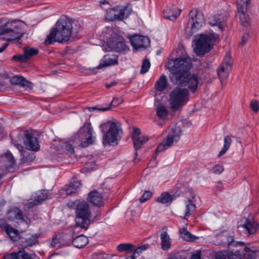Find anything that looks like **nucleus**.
Instances as JSON below:
<instances>
[{
  "label": "nucleus",
  "mask_w": 259,
  "mask_h": 259,
  "mask_svg": "<svg viewBox=\"0 0 259 259\" xmlns=\"http://www.w3.org/2000/svg\"><path fill=\"white\" fill-rule=\"evenodd\" d=\"M88 243V238L83 235H80L77 236L72 241V244L73 246L78 248L84 247Z\"/></svg>",
  "instance_id": "nucleus-33"
},
{
  "label": "nucleus",
  "mask_w": 259,
  "mask_h": 259,
  "mask_svg": "<svg viewBox=\"0 0 259 259\" xmlns=\"http://www.w3.org/2000/svg\"><path fill=\"white\" fill-rule=\"evenodd\" d=\"M251 0H240L237 3V9L238 14L246 13Z\"/></svg>",
  "instance_id": "nucleus-35"
},
{
  "label": "nucleus",
  "mask_w": 259,
  "mask_h": 259,
  "mask_svg": "<svg viewBox=\"0 0 259 259\" xmlns=\"http://www.w3.org/2000/svg\"><path fill=\"white\" fill-rule=\"evenodd\" d=\"M21 154L23 156L22 160L24 162L32 161L35 158V156L33 153H30L25 151H24Z\"/></svg>",
  "instance_id": "nucleus-45"
},
{
  "label": "nucleus",
  "mask_w": 259,
  "mask_h": 259,
  "mask_svg": "<svg viewBox=\"0 0 259 259\" xmlns=\"http://www.w3.org/2000/svg\"><path fill=\"white\" fill-rule=\"evenodd\" d=\"M152 193L150 191H146L140 199L141 203H144L149 199L152 196Z\"/></svg>",
  "instance_id": "nucleus-52"
},
{
  "label": "nucleus",
  "mask_w": 259,
  "mask_h": 259,
  "mask_svg": "<svg viewBox=\"0 0 259 259\" xmlns=\"http://www.w3.org/2000/svg\"><path fill=\"white\" fill-rule=\"evenodd\" d=\"M205 24V20L203 14L197 9L192 10L189 14L186 33L190 37L197 32Z\"/></svg>",
  "instance_id": "nucleus-6"
},
{
  "label": "nucleus",
  "mask_w": 259,
  "mask_h": 259,
  "mask_svg": "<svg viewBox=\"0 0 259 259\" xmlns=\"http://www.w3.org/2000/svg\"><path fill=\"white\" fill-rule=\"evenodd\" d=\"M24 138V143L27 149L32 151H38L40 149L37 138L31 133L25 132Z\"/></svg>",
  "instance_id": "nucleus-16"
},
{
  "label": "nucleus",
  "mask_w": 259,
  "mask_h": 259,
  "mask_svg": "<svg viewBox=\"0 0 259 259\" xmlns=\"http://www.w3.org/2000/svg\"><path fill=\"white\" fill-rule=\"evenodd\" d=\"M240 23L243 26H247L249 23L250 18L246 13L238 14Z\"/></svg>",
  "instance_id": "nucleus-44"
},
{
  "label": "nucleus",
  "mask_w": 259,
  "mask_h": 259,
  "mask_svg": "<svg viewBox=\"0 0 259 259\" xmlns=\"http://www.w3.org/2000/svg\"><path fill=\"white\" fill-rule=\"evenodd\" d=\"M134 143V148L136 150L140 149L149 140L147 136H142L138 138H133L132 139Z\"/></svg>",
  "instance_id": "nucleus-36"
},
{
  "label": "nucleus",
  "mask_w": 259,
  "mask_h": 259,
  "mask_svg": "<svg viewBox=\"0 0 259 259\" xmlns=\"http://www.w3.org/2000/svg\"><path fill=\"white\" fill-rule=\"evenodd\" d=\"M38 205H39V203L36 199V198L34 200H33L32 199H29L28 200L27 203L25 204L26 206H27L28 208H32L35 206H37Z\"/></svg>",
  "instance_id": "nucleus-57"
},
{
  "label": "nucleus",
  "mask_w": 259,
  "mask_h": 259,
  "mask_svg": "<svg viewBox=\"0 0 259 259\" xmlns=\"http://www.w3.org/2000/svg\"><path fill=\"white\" fill-rule=\"evenodd\" d=\"M7 234L13 241H16L20 237V235L17 230L12 227H8L6 229Z\"/></svg>",
  "instance_id": "nucleus-39"
},
{
  "label": "nucleus",
  "mask_w": 259,
  "mask_h": 259,
  "mask_svg": "<svg viewBox=\"0 0 259 259\" xmlns=\"http://www.w3.org/2000/svg\"><path fill=\"white\" fill-rule=\"evenodd\" d=\"M161 248L163 250H168L171 247V239L166 231H163L160 235Z\"/></svg>",
  "instance_id": "nucleus-28"
},
{
  "label": "nucleus",
  "mask_w": 259,
  "mask_h": 259,
  "mask_svg": "<svg viewBox=\"0 0 259 259\" xmlns=\"http://www.w3.org/2000/svg\"><path fill=\"white\" fill-rule=\"evenodd\" d=\"M250 107L253 112H257L259 110V102L257 100L251 101Z\"/></svg>",
  "instance_id": "nucleus-54"
},
{
  "label": "nucleus",
  "mask_w": 259,
  "mask_h": 259,
  "mask_svg": "<svg viewBox=\"0 0 259 259\" xmlns=\"http://www.w3.org/2000/svg\"><path fill=\"white\" fill-rule=\"evenodd\" d=\"M174 199V197L172 195L168 192H164L156 198L155 201L163 204H170Z\"/></svg>",
  "instance_id": "nucleus-31"
},
{
  "label": "nucleus",
  "mask_w": 259,
  "mask_h": 259,
  "mask_svg": "<svg viewBox=\"0 0 259 259\" xmlns=\"http://www.w3.org/2000/svg\"><path fill=\"white\" fill-rule=\"evenodd\" d=\"M150 67V62L149 60L145 59L142 63L140 73L142 74L146 73L149 69Z\"/></svg>",
  "instance_id": "nucleus-46"
},
{
  "label": "nucleus",
  "mask_w": 259,
  "mask_h": 259,
  "mask_svg": "<svg viewBox=\"0 0 259 259\" xmlns=\"http://www.w3.org/2000/svg\"><path fill=\"white\" fill-rule=\"evenodd\" d=\"M223 187V183L222 182H218L216 185V189L218 190V191L221 192L222 190Z\"/></svg>",
  "instance_id": "nucleus-64"
},
{
  "label": "nucleus",
  "mask_w": 259,
  "mask_h": 259,
  "mask_svg": "<svg viewBox=\"0 0 259 259\" xmlns=\"http://www.w3.org/2000/svg\"><path fill=\"white\" fill-rule=\"evenodd\" d=\"M227 250L233 259H259V248L251 244L246 245L244 242L235 239Z\"/></svg>",
  "instance_id": "nucleus-2"
},
{
  "label": "nucleus",
  "mask_w": 259,
  "mask_h": 259,
  "mask_svg": "<svg viewBox=\"0 0 259 259\" xmlns=\"http://www.w3.org/2000/svg\"><path fill=\"white\" fill-rule=\"evenodd\" d=\"M258 227V224L255 222L246 219L244 224L238 226L237 228L240 231H243L246 234L251 235L256 232Z\"/></svg>",
  "instance_id": "nucleus-20"
},
{
  "label": "nucleus",
  "mask_w": 259,
  "mask_h": 259,
  "mask_svg": "<svg viewBox=\"0 0 259 259\" xmlns=\"http://www.w3.org/2000/svg\"><path fill=\"white\" fill-rule=\"evenodd\" d=\"M196 197L193 194L191 197L188 198L185 202V214L184 219L187 220L196 209Z\"/></svg>",
  "instance_id": "nucleus-19"
},
{
  "label": "nucleus",
  "mask_w": 259,
  "mask_h": 259,
  "mask_svg": "<svg viewBox=\"0 0 259 259\" xmlns=\"http://www.w3.org/2000/svg\"><path fill=\"white\" fill-rule=\"evenodd\" d=\"M191 60L190 57H180L174 60L172 67L176 69L186 72L191 68Z\"/></svg>",
  "instance_id": "nucleus-17"
},
{
  "label": "nucleus",
  "mask_w": 259,
  "mask_h": 259,
  "mask_svg": "<svg viewBox=\"0 0 259 259\" xmlns=\"http://www.w3.org/2000/svg\"><path fill=\"white\" fill-rule=\"evenodd\" d=\"M23 30L21 25L16 23H8L0 29V35H6L8 40H17L21 39L23 36Z\"/></svg>",
  "instance_id": "nucleus-9"
},
{
  "label": "nucleus",
  "mask_w": 259,
  "mask_h": 259,
  "mask_svg": "<svg viewBox=\"0 0 259 259\" xmlns=\"http://www.w3.org/2000/svg\"><path fill=\"white\" fill-rule=\"evenodd\" d=\"M141 134V131L138 128H134L133 130V135L132 136V139H133V138H138L140 137V135Z\"/></svg>",
  "instance_id": "nucleus-62"
},
{
  "label": "nucleus",
  "mask_w": 259,
  "mask_h": 259,
  "mask_svg": "<svg viewBox=\"0 0 259 259\" xmlns=\"http://www.w3.org/2000/svg\"><path fill=\"white\" fill-rule=\"evenodd\" d=\"M150 245L148 244L140 245L135 250L134 252L138 257L144 251L148 249Z\"/></svg>",
  "instance_id": "nucleus-47"
},
{
  "label": "nucleus",
  "mask_w": 259,
  "mask_h": 259,
  "mask_svg": "<svg viewBox=\"0 0 259 259\" xmlns=\"http://www.w3.org/2000/svg\"><path fill=\"white\" fill-rule=\"evenodd\" d=\"M123 102V99L121 98H114L110 103V106L116 107L121 104Z\"/></svg>",
  "instance_id": "nucleus-59"
},
{
  "label": "nucleus",
  "mask_w": 259,
  "mask_h": 259,
  "mask_svg": "<svg viewBox=\"0 0 259 259\" xmlns=\"http://www.w3.org/2000/svg\"><path fill=\"white\" fill-rule=\"evenodd\" d=\"M189 259H201V250H197L192 252Z\"/></svg>",
  "instance_id": "nucleus-56"
},
{
  "label": "nucleus",
  "mask_w": 259,
  "mask_h": 259,
  "mask_svg": "<svg viewBox=\"0 0 259 259\" xmlns=\"http://www.w3.org/2000/svg\"><path fill=\"white\" fill-rule=\"evenodd\" d=\"M84 137L85 140L81 141L80 146L83 148L88 147L95 143L96 139V133L94 131L91 123H85L84 125L80 128L77 134L74 138Z\"/></svg>",
  "instance_id": "nucleus-10"
},
{
  "label": "nucleus",
  "mask_w": 259,
  "mask_h": 259,
  "mask_svg": "<svg viewBox=\"0 0 259 259\" xmlns=\"http://www.w3.org/2000/svg\"><path fill=\"white\" fill-rule=\"evenodd\" d=\"M12 60L17 61L20 62H25L28 61V58L26 56L25 53L22 55H16L13 56Z\"/></svg>",
  "instance_id": "nucleus-49"
},
{
  "label": "nucleus",
  "mask_w": 259,
  "mask_h": 259,
  "mask_svg": "<svg viewBox=\"0 0 259 259\" xmlns=\"http://www.w3.org/2000/svg\"><path fill=\"white\" fill-rule=\"evenodd\" d=\"M181 135V131L180 128L179 127L172 128L169 133L167 138L157 147L156 149V153L164 151L168 148L175 142H177L179 140Z\"/></svg>",
  "instance_id": "nucleus-12"
},
{
  "label": "nucleus",
  "mask_w": 259,
  "mask_h": 259,
  "mask_svg": "<svg viewBox=\"0 0 259 259\" xmlns=\"http://www.w3.org/2000/svg\"><path fill=\"white\" fill-rule=\"evenodd\" d=\"M167 259H187L185 255L180 253H177L170 255Z\"/></svg>",
  "instance_id": "nucleus-60"
},
{
  "label": "nucleus",
  "mask_w": 259,
  "mask_h": 259,
  "mask_svg": "<svg viewBox=\"0 0 259 259\" xmlns=\"http://www.w3.org/2000/svg\"><path fill=\"white\" fill-rule=\"evenodd\" d=\"M189 93L185 88L176 87L169 95V106L174 111L179 110L188 102Z\"/></svg>",
  "instance_id": "nucleus-5"
},
{
  "label": "nucleus",
  "mask_w": 259,
  "mask_h": 259,
  "mask_svg": "<svg viewBox=\"0 0 259 259\" xmlns=\"http://www.w3.org/2000/svg\"><path fill=\"white\" fill-rule=\"evenodd\" d=\"M6 216L7 218L10 221L27 222L22 210L16 207L11 208L7 211Z\"/></svg>",
  "instance_id": "nucleus-18"
},
{
  "label": "nucleus",
  "mask_w": 259,
  "mask_h": 259,
  "mask_svg": "<svg viewBox=\"0 0 259 259\" xmlns=\"http://www.w3.org/2000/svg\"><path fill=\"white\" fill-rule=\"evenodd\" d=\"M134 247L132 243H121L118 245L117 249L118 251L127 252H131Z\"/></svg>",
  "instance_id": "nucleus-41"
},
{
  "label": "nucleus",
  "mask_w": 259,
  "mask_h": 259,
  "mask_svg": "<svg viewBox=\"0 0 259 259\" xmlns=\"http://www.w3.org/2000/svg\"><path fill=\"white\" fill-rule=\"evenodd\" d=\"M220 41L219 34L215 33L211 31V51L213 50V46L214 44ZM212 52H211V54Z\"/></svg>",
  "instance_id": "nucleus-53"
},
{
  "label": "nucleus",
  "mask_w": 259,
  "mask_h": 259,
  "mask_svg": "<svg viewBox=\"0 0 259 259\" xmlns=\"http://www.w3.org/2000/svg\"><path fill=\"white\" fill-rule=\"evenodd\" d=\"M79 29L80 26L77 21H72L66 17H61L47 36L45 43L48 45L55 42H67L71 38L72 33H77Z\"/></svg>",
  "instance_id": "nucleus-1"
},
{
  "label": "nucleus",
  "mask_w": 259,
  "mask_h": 259,
  "mask_svg": "<svg viewBox=\"0 0 259 259\" xmlns=\"http://www.w3.org/2000/svg\"><path fill=\"white\" fill-rule=\"evenodd\" d=\"M181 10L175 6L167 7L163 11V15L165 18L171 21L175 20L180 15Z\"/></svg>",
  "instance_id": "nucleus-25"
},
{
  "label": "nucleus",
  "mask_w": 259,
  "mask_h": 259,
  "mask_svg": "<svg viewBox=\"0 0 259 259\" xmlns=\"http://www.w3.org/2000/svg\"><path fill=\"white\" fill-rule=\"evenodd\" d=\"M215 259H233V256L230 255L227 250L218 251L215 254Z\"/></svg>",
  "instance_id": "nucleus-42"
},
{
  "label": "nucleus",
  "mask_w": 259,
  "mask_h": 259,
  "mask_svg": "<svg viewBox=\"0 0 259 259\" xmlns=\"http://www.w3.org/2000/svg\"><path fill=\"white\" fill-rule=\"evenodd\" d=\"M38 51L37 49L34 48H27L24 50V53L28 58V60L30 58L38 53Z\"/></svg>",
  "instance_id": "nucleus-48"
},
{
  "label": "nucleus",
  "mask_w": 259,
  "mask_h": 259,
  "mask_svg": "<svg viewBox=\"0 0 259 259\" xmlns=\"http://www.w3.org/2000/svg\"><path fill=\"white\" fill-rule=\"evenodd\" d=\"M38 237L39 235L36 234L31 235L29 238L25 239L24 241H22L23 246L27 247L36 245L38 242Z\"/></svg>",
  "instance_id": "nucleus-34"
},
{
  "label": "nucleus",
  "mask_w": 259,
  "mask_h": 259,
  "mask_svg": "<svg viewBox=\"0 0 259 259\" xmlns=\"http://www.w3.org/2000/svg\"><path fill=\"white\" fill-rule=\"evenodd\" d=\"M212 172L216 175H220L222 174L224 170V166L220 164H216L214 167L211 168Z\"/></svg>",
  "instance_id": "nucleus-50"
},
{
  "label": "nucleus",
  "mask_w": 259,
  "mask_h": 259,
  "mask_svg": "<svg viewBox=\"0 0 259 259\" xmlns=\"http://www.w3.org/2000/svg\"><path fill=\"white\" fill-rule=\"evenodd\" d=\"M226 16L224 14H217L213 17L211 21V26H217L220 32L224 30V26L226 24Z\"/></svg>",
  "instance_id": "nucleus-24"
},
{
  "label": "nucleus",
  "mask_w": 259,
  "mask_h": 259,
  "mask_svg": "<svg viewBox=\"0 0 259 259\" xmlns=\"http://www.w3.org/2000/svg\"><path fill=\"white\" fill-rule=\"evenodd\" d=\"M233 60L230 54L225 56L219 68L217 70V74L222 85L226 84L231 71Z\"/></svg>",
  "instance_id": "nucleus-11"
},
{
  "label": "nucleus",
  "mask_w": 259,
  "mask_h": 259,
  "mask_svg": "<svg viewBox=\"0 0 259 259\" xmlns=\"http://www.w3.org/2000/svg\"><path fill=\"white\" fill-rule=\"evenodd\" d=\"M4 256L6 259H18L19 256V251L18 252L7 253Z\"/></svg>",
  "instance_id": "nucleus-55"
},
{
  "label": "nucleus",
  "mask_w": 259,
  "mask_h": 259,
  "mask_svg": "<svg viewBox=\"0 0 259 259\" xmlns=\"http://www.w3.org/2000/svg\"><path fill=\"white\" fill-rule=\"evenodd\" d=\"M249 37V35L248 33H244L242 36L240 45L244 46L245 44H246L248 40Z\"/></svg>",
  "instance_id": "nucleus-61"
},
{
  "label": "nucleus",
  "mask_w": 259,
  "mask_h": 259,
  "mask_svg": "<svg viewBox=\"0 0 259 259\" xmlns=\"http://www.w3.org/2000/svg\"><path fill=\"white\" fill-rule=\"evenodd\" d=\"M73 140H68L63 143L62 147L64 148L68 153L72 154L74 153V147L72 146Z\"/></svg>",
  "instance_id": "nucleus-43"
},
{
  "label": "nucleus",
  "mask_w": 259,
  "mask_h": 259,
  "mask_svg": "<svg viewBox=\"0 0 259 259\" xmlns=\"http://www.w3.org/2000/svg\"><path fill=\"white\" fill-rule=\"evenodd\" d=\"M156 114L159 118L164 120L168 115V111L165 106L159 105L156 107Z\"/></svg>",
  "instance_id": "nucleus-38"
},
{
  "label": "nucleus",
  "mask_w": 259,
  "mask_h": 259,
  "mask_svg": "<svg viewBox=\"0 0 259 259\" xmlns=\"http://www.w3.org/2000/svg\"><path fill=\"white\" fill-rule=\"evenodd\" d=\"M234 239L235 235L234 232L225 230L216 235L213 242L215 245L222 246L228 248Z\"/></svg>",
  "instance_id": "nucleus-14"
},
{
  "label": "nucleus",
  "mask_w": 259,
  "mask_h": 259,
  "mask_svg": "<svg viewBox=\"0 0 259 259\" xmlns=\"http://www.w3.org/2000/svg\"><path fill=\"white\" fill-rule=\"evenodd\" d=\"M8 155V158L9 159V162L11 163V165L14 164L15 163V160L14 158L13 157L12 153H8L7 154Z\"/></svg>",
  "instance_id": "nucleus-63"
},
{
  "label": "nucleus",
  "mask_w": 259,
  "mask_h": 259,
  "mask_svg": "<svg viewBox=\"0 0 259 259\" xmlns=\"http://www.w3.org/2000/svg\"><path fill=\"white\" fill-rule=\"evenodd\" d=\"M10 82L13 85L22 87L31 88V83L22 76L14 75L10 78Z\"/></svg>",
  "instance_id": "nucleus-26"
},
{
  "label": "nucleus",
  "mask_w": 259,
  "mask_h": 259,
  "mask_svg": "<svg viewBox=\"0 0 259 259\" xmlns=\"http://www.w3.org/2000/svg\"><path fill=\"white\" fill-rule=\"evenodd\" d=\"M192 47L195 53L198 56L204 55L210 48V35L199 34L194 36Z\"/></svg>",
  "instance_id": "nucleus-7"
},
{
  "label": "nucleus",
  "mask_w": 259,
  "mask_h": 259,
  "mask_svg": "<svg viewBox=\"0 0 259 259\" xmlns=\"http://www.w3.org/2000/svg\"><path fill=\"white\" fill-rule=\"evenodd\" d=\"M102 132L108 128V130L103 136V143L106 145L117 144V141L120 140L122 130L121 123L118 121H108L100 125Z\"/></svg>",
  "instance_id": "nucleus-3"
},
{
  "label": "nucleus",
  "mask_w": 259,
  "mask_h": 259,
  "mask_svg": "<svg viewBox=\"0 0 259 259\" xmlns=\"http://www.w3.org/2000/svg\"><path fill=\"white\" fill-rule=\"evenodd\" d=\"M36 199L39 204L47 199L49 197V191L47 190H41L36 193Z\"/></svg>",
  "instance_id": "nucleus-40"
},
{
  "label": "nucleus",
  "mask_w": 259,
  "mask_h": 259,
  "mask_svg": "<svg viewBox=\"0 0 259 259\" xmlns=\"http://www.w3.org/2000/svg\"><path fill=\"white\" fill-rule=\"evenodd\" d=\"M185 227L179 229V233L180 237L184 240L188 242H194L197 240L199 237L192 234L187 229V224H185Z\"/></svg>",
  "instance_id": "nucleus-27"
},
{
  "label": "nucleus",
  "mask_w": 259,
  "mask_h": 259,
  "mask_svg": "<svg viewBox=\"0 0 259 259\" xmlns=\"http://www.w3.org/2000/svg\"><path fill=\"white\" fill-rule=\"evenodd\" d=\"M198 84V77L197 76L193 75L190 77H186L183 85H187L192 92L194 93L197 89Z\"/></svg>",
  "instance_id": "nucleus-29"
},
{
  "label": "nucleus",
  "mask_w": 259,
  "mask_h": 259,
  "mask_svg": "<svg viewBox=\"0 0 259 259\" xmlns=\"http://www.w3.org/2000/svg\"><path fill=\"white\" fill-rule=\"evenodd\" d=\"M81 186V183L76 178H73L69 185L65 189L66 193L68 195L75 193Z\"/></svg>",
  "instance_id": "nucleus-32"
},
{
  "label": "nucleus",
  "mask_w": 259,
  "mask_h": 259,
  "mask_svg": "<svg viewBox=\"0 0 259 259\" xmlns=\"http://www.w3.org/2000/svg\"><path fill=\"white\" fill-rule=\"evenodd\" d=\"M75 221L77 225L85 230L91 223V209L89 203L85 201L79 202L75 208Z\"/></svg>",
  "instance_id": "nucleus-4"
},
{
  "label": "nucleus",
  "mask_w": 259,
  "mask_h": 259,
  "mask_svg": "<svg viewBox=\"0 0 259 259\" xmlns=\"http://www.w3.org/2000/svg\"><path fill=\"white\" fill-rule=\"evenodd\" d=\"M168 85L166 76L161 75L155 83V89L156 91L162 92L165 90Z\"/></svg>",
  "instance_id": "nucleus-30"
},
{
  "label": "nucleus",
  "mask_w": 259,
  "mask_h": 259,
  "mask_svg": "<svg viewBox=\"0 0 259 259\" xmlns=\"http://www.w3.org/2000/svg\"><path fill=\"white\" fill-rule=\"evenodd\" d=\"M89 202L97 206H102L104 205V199L102 195L96 190L91 191L88 196Z\"/></svg>",
  "instance_id": "nucleus-22"
},
{
  "label": "nucleus",
  "mask_w": 259,
  "mask_h": 259,
  "mask_svg": "<svg viewBox=\"0 0 259 259\" xmlns=\"http://www.w3.org/2000/svg\"><path fill=\"white\" fill-rule=\"evenodd\" d=\"M118 63V56L113 54L105 55L101 59L100 64L98 66V69L103 67L114 66Z\"/></svg>",
  "instance_id": "nucleus-21"
},
{
  "label": "nucleus",
  "mask_w": 259,
  "mask_h": 259,
  "mask_svg": "<svg viewBox=\"0 0 259 259\" xmlns=\"http://www.w3.org/2000/svg\"><path fill=\"white\" fill-rule=\"evenodd\" d=\"M132 9L128 6H117L110 8L106 13V19L110 21H122L131 14Z\"/></svg>",
  "instance_id": "nucleus-8"
},
{
  "label": "nucleus",
  "mask_w": 259,
  "mask_h": 259,
  "mask_svg": "<svg viewBox=\"0 0 259 259\" xmlns=\"http://www.w3.org/2000/svg\"><path fill=\"white\" fill-rule=\"evenodd\" d=\"M130 39L131 45L136 50L146 48L150 46V40L145 36L135 34L132 36Z\"/></svg>",
  "instance_id": "nucleus-15"
},
{
  "label": "nucleus",
  "mask_w": 259,
  "mask_h": 259,
  "mask_svg": "<svg viewBox=\"0 0 259 259\" xmlns=\"http://www.w3.org/2000/svg\"><path fill=\"white\" fill-rule=\"evenodd\" d=\"M232 140L229 136H226L224 138V144L222 150L218 154V157H221L224 155L230 147Z\"/></svg>",
  "instance_id": "nucleus-37"
},
{
  "label": "nucleus",
  "mask_w": 259,
  "mask_h": 259,
  "mask_svg": "<svg viewBox=\"0 0 259 259\" xmlns=\"http://www.w3.org/2000/svg\"><path fill=\"white\" fill-rule=\"evenodd\" d=\"M172 70L173 72L170 75L171 81L175 84L183 85L186 78V77L185 76L186 72L179 69H176V68H174L173 67Z\"/></svg>",
  "instance_id": "nucleus-23"
},
{
  "label": "nucleus",
  "mask_w": 259,
  "mask_h": 259,
  "mask_svg": "<svg viewBox=\"0 0 259 259\" xmlns=\"http://www.w3.org/2000/svg\"><path fill=\"white\" fill-rule=\"evenodd\" d=\"M50 246L52 248H60L61 246V243L59 239L57 238V236H54L52 238L51 242L50 243Z\"/></svg>",
  "instance_id": "nucleus-51"
},
{
  "label": "nucleus",
  "mask_w": 259,
  "mask_h": 259,
  "mask_svg": "<svg viewBox=\"0 0 259 259\" xmlns=\"http://www.w3.org/2000/svg\"><path fill=\"white\" fill-rule=\"evenodd\" d=\"M107 45L109 49L117 52L129 50V48L125 44L124 39L116 34L109 38L107 42Z\"/></svg>",
  "instance_id": "nucleus-13"
},
{
  "label": "nucleus",
  "mask_w": 259,
  "mask_h": 259,
  "mask_svg": "<svg viewBox=\"0 0 259 259\" xmlns=\"http://www.w3.org/2000/svg\"><path fill=\"white\" fill-rule=\"evenodd\" d=\"M18 259H32L31 255L24 250H19V256Z\"/></svg>",
  "instance_id": "nucleus-58"
}]
</instances>
